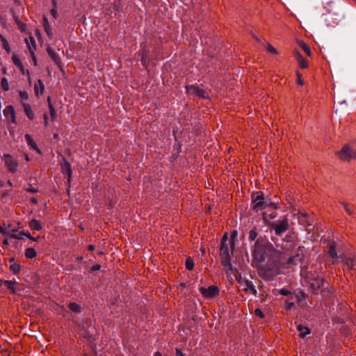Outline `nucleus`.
I'll list each match as a JSON object with an SVG mask.
<instances>
[{"mask_svg":"<svg viewBox=\"0 0 356 356\" xmlns=\"http://www.w3.org/2000/svg\"><path fill=\"white\" fill-rule=\"evenodd\" d=\"M26 42L29 49L31 54H33L34 51L36 49V44L33 37L30 36L29 38L26 39Z\"/></svg>","mask_w":356,"mask_h":356,"instance_id":"18","label":"nucleus"},{"mask_svg":"<svg viewBox=\"0 0 356 356\" xmlns=\"http://www.w3.org/2000/svg\"><path fill=\"white\" fill-rule=\"evenodd\" d=\"M0 40L2 43L3 48L5 49V50L8 53H10V45H9L7 40L2 35H0Z\"/></svg>","mask_w":356,"mask_h":356,"instance_id":"29","label":"nucleus"},{"mask_svg":"<svg viewBox=\"0 0 356 356\" xmlns=\"http://www.w3.org/2000/svg\"><path fill=\"white\" fill-rule=\"evenodd\" d=\"M252 208L255 211L263 210L267 207H272L277 209L278 207L275 202L266 198L262 192L258 191L251 195Z\"/></svg>","mask_w":356,"mask_h":356,"instance_id":"1","label":"nucleus"},{"mask_svg":"<svg viewBox=\"0 0 356 356\" xmlns=\"http://www.w3.org/2000/svg\"><path fill=\"white\" fill-rule=\"evenodd\" d=\"M22 106L24 110V113L27 118L30 120H33L35 118V114L32 111L31 106L26 103H23Z\"/></svg>","mask_w":356,"mask_h":356,"instance_id":"17","label":"nucleus"},{"mask_svg":"<svg viewBox=\"0 0 356 356\" xmlns=\"http://www.w3.org/2000/svg\"><path fill=\"white\" fill-rule=\"evenodd\" d=\"M227 243H229L228 239H227V234H225L221 240V244H227Z\"/></svg>","mask_w":356,"mask_h":356,"instance_id":"47","label":"nucleus"},{"mask_svg":"<svg viewBox=\"0 0 356 356\" xmlns=\"http://www.w3.org/2000/svg\"><path fill=\"white\" fill-rule=\"evenodd\" d=\"M154 356H162V355L159 352H156Z\"/></svg>","mask_w":356,"mask_h":356,"instance_id":"64","label":"nucleus"},{"mask_svg":"<svg viewBox=\"0 0 356 356\" xmlns=\"http://www.w3.org/2000/svg\"><path fill=\"white\" fill-rule=\"evenodd\" d=\"M342 205L343 206L349 216H353V207H350L347 203L346 202H341Z\"/></svg>","mask_w":356,"mask_h":356,"instance_id":"38","label":"nucleus"},{"mask_svg":"<svg viewBox=\"0 0 356 356\" xmlns=\"http://www.w3.org/2000/svg\"><path fill=\"white\" fill-rule=\"evenodd\" d=\"M325 8L327 9L329 13H332L334 15H339V13L334 10L337 9V7L332 2L327 3V7Z\"/></svg>","mask_w":356,"mask_h":356,"instance_id":"24","label":"nucleus"},{"mask_svg":"<svg viewBox=\"0 0 356 356\" xmlns=\"http://www.w3.org/2000/svg\"><path fill=\"white\" fill-rule=\"evenodd\" d=\"M47 101H48V104H49V113H50V116H51V118L52 120H54L56 118V111L51 103V98L50 97H48L47 98Z\"/></svg>","mask_w":356,"mask_h":356,"instance_id":"26","label":"nucleus"},{"mask_svg":"<svg viewBox=\"0 0 356 356\" xmlns=\"http://www.w3.org/2000/svg\"><path fill=\"white\" fill-rule=\"evenodd\" d=\"M328 254L332 258V259H337L338 258V255H337V251L335 250V245H334V243H332L330 245V249H329V251H328Z\"/></svg>","mask_w":356,"mask_h":356,"instance_id":"28","label":"nucleus"},{"mask_svg":"<svg viewBox=\"0 0 356 356\" xmlns=\"http://www.w3.org/2000/svg\"><path fill=\"white\" fill-rule=\"evenodd\" d=\"M299 45L308 56H312V51L309 47L304 42H300Z\"/></svg>","mask_w":356,"mask_h":356,"instance_id":"32","label":"nucleus"},{"mask_svg":"<svg viewBox=\"0 0 356 356\" xmlns=\"http://www.w3.org/2000/svg\"><path fill=\"white\" fill-rule=\"evenodd\" d=\"M307 297L308 295L301 289L295 291V298L298 304H300Z\"/></svg>","mask_w":356,"mask_h":356,"instance_id":"15","label":"nucleus"},{"mask_svg":"<svg viewBox=\"0 0 356 356\" xmlns=\"http://www.w3.org/2000/svg\"><path fill=\"white\" fill-rule=\"evenodd\" d=\"M244 283H245V286L252 293V294H254L256 296L257 294V291L253 283L248 280H245L244 281Z\"/></svg>","mask_w":356,"mask_h":356,"instance_id":"22","label":"nucleus"},{"mask_svg":"<svg viewBox=\"0 0 356 356\" xmlns=\"http://www.w3.org/2000/svg\"><path fill=\"white\" fill-rule=\"evenodd\" d=\"M43 26H44V29L45 32L47 33V34L49 36H51L52 35V33H51V29H50V26H49V24L48 23L47 19L45 18V17L44 18Z\"/></svg>","mask_w":356,"mask_h":356,"instance_id":"35","label":"nucleus"},{"mask_svg":"<svg viewBox=\"0 0 356 356\" xmlns=\"http://www.w3.org/2000/svg\"><path fill=\"white\" fill-rule=\"evenodd\" d=\"M186 268L189 270H193L194 268V262L191 257H188L186 260Z\"/></svg>","mask_w":356,"mask_h":356,"instance_id":"36","label":"nucleus"},{"mask_svg":"<svg viewBox=\"0 0 356 356\" xmlns=\"http://www.w3.org/2000/svg\"><path fill=\"white\" fill-rule=\"evenodd\" d=\"M3 115L6 120L10 121L13 124H16L15 111L13 106H7L3 110Z\"/></svg>","mask_w":356,"mask_h":356,"instance_id":"11","label":"nucleus"},{"mask_svg":"<svg viewBox=\"0 0 356 356\" xmlns=\"http://www.w3.org/2000/svg\"><path fill=\"white\" fill-rule=\"evenodd\" d=\"M342 262L345 264V265L349 269H353L355 266L356 265L355 260L353 258H347L346 257H341Z\"/></svg>","mask_w":356,"mask_h":356,"instance_id":"20","label":"nucleus"},{"mask_svg":"<svg viewBox=\"0 0 356 356\" xmlns=\"http://www.w3.org/2000/svg\"><path fill=\"white\" fill-rule=\"evenodd\" d=\"M19 97L22 101H26L29 99V95L26 91H19Z\"/></svg>","mask_w":356,"mask_h":356,"instance_id":"42","label":"nucleus"},{"mask_svg":"<svg viewBox=\"0 0 356 356\" xmlns=\"http://www.w3.org/2000/svg\"><path fill=\"white\" fill-rule=\"evenodd\" d=\"M297 330L299 332V337L305 339L307 335L311 333V330L308 327L304 326L301 324L297 325Z\"/></svg>","mask_w":356,"mask_h":356,"instance_id":"12","label":"nucleus"},{"mask_svg":"<svg viewBox=\"0 0 356 356\" xmlns=\"http://www.w3.org/2000/svg\"><path fill=\"white\" fill-rule=\"evenodd\" d=\"M297 241V235L294 232H289L282 239V241L286 242V244L283 245L282 248L285 251H289L296 246Z\"/></svg>","mask_w":356,"mask_h":356,"instance_id":"5","label":"nucleus"},{"mask_svg":"<svg viewBox=\"0 0 356 356\" xmlns=\"http://www.w3.org/2000/svg\"><path fill=\"white\" fill-rule=\"evenodd\" d=\"M24 137L29 146L31 149L36 150L38 153L40 154V150L38 149L36 143L34 142L32 137L29 134H26Z\"/></svg>","mask_w":356,"mask_h":356,"instance_id":"16","label":"nucleus"},{"mask_svg":"<svg viewBox=\"0 0 356 356\" xmlns=\"http://www.w3.org/2000/svg\"><path fill=\"white\" fill-rule=\"evenodd\" d=\"M325 280L322 277H315L312 279L309 282V289L312 291L314 294H318V291H321V293L323 296H325V293H329V291L326 290L325 288Z\"/></svg>","mask_w":356,"mask_h":356,"instance_id":"3","label":"nucleus"},{"mask_svg":"<svg viewBox=\"0 0 356 356\" xmlns=\"http://www.w3.org/2000/svg\"><path fill=\"white\" fill-rule=\"evenodd\" d=\"M44 90V86L43 82L38 79L34 85V92L36 96H39L40 95H42L43 92Z\"/></svg>","mask_w":356,"mask_h":356,"instance_id":"13","label":"nucleus"},{"mask_svg":"<svg viewBox=\"0 0 356 356\" xmlns=\"http://www.w3.org/2000/svg\"><path fill=\"white\" fill-rule=\"evenodd\" d=\"M222 257V264L225 267H227L229 270H231L233 273L237 271L236 268H234L231 264V257Z\"/></svg>","mask_w":356,"mask_h":356,"instance_id":"14","label":"nucleus"},{"mask_svg":"<svg viewBox=\"0 0 356 356\" xmlns=\"http://www.w3.org/2000/svg\"><path fill=\"white\" fill-rule=\"evenodd\" d=\"M303 250H304V247L303 246H299L298 248V250H297V252H296V254L294 255L296 259H298V261L301 263H302L303 261V259H304V254H303Z\"/></svg>","mask_w":356,"mask_h":356,"instance_id":"23","label":"nucleus"},{"mask_svg":"<svg viewBox=\"0 0 356 356\" xmlns=\"http://www.w3.org/2000/svg\"><path fill=\"white\" fill-rule=\"evenodd\" d=\"M288 296H289V297H288V298H287V300H289V301H291V302H293L292 300H293L294 298H295V293H294V294H292V293H291V294H289Z\"/></svg>","mask_w":356,"mask_h":356,"instance_id":"57","label":"nucleus"},{"mask_svg":"<svg viewBox=\"0 0 356 356\" xmlns=\"http://www.w3.org/2000/svg\"><path fill=\"white\" fill-rule=\"evenodd\" d=\"M236 236H237V232L236 231H234L232 233V238L236 237Z\"/></svg>","mask_w":356,"mask_h":356,"instance_id":"62","label":"nucleus"},{"mask_svg":"<svg viewBox=\"0 0 356 356\" xmlns=\"http://www.w3.org/2000/svg\"><path fill=\"white\" fill-rule=\"evenodd\" d=\"M175 356H185V355L180 349L176 348V355Z\"/></svg>","mask_w":356,"mask_h":356,"instance_id":"49","label":"nucleus"},{"mask_svg":"<svg viewBox=\"0 0 356 356\" xmlns=\"http://www.w3.org/2000/svg\"><path fill=\"white\" fill-rule=\"evenodd\" d=\"M291 292H290L289 290H287L285 288H282L278 290V294L282 295V296H288L289 294H291Z\"/></svg>","mask_w":356,"mask_h":356,"instance_id":"43","label":"nucleus"},{"mask_svg":"<svg viewBox=\"0 0 356 356\" xmlns=\"http://www.w3.org/2000/svg\"><path fill=\"white\" fill-rule=\"evenodd\" d=\"M254 314L255 316H259L261 318H264L265 317L264 314L260 309H256L254 310Z\"/></svg>","mask_w":356,"mask_h":356,"instance_id":"45","label":"nucleus"},{"mask_svg":"<svg viewBox=\"0 0 356 356\" xmlns=\"http://www.w3.org/2000/svg\"><path fill=\"white\" fill-rule=\"evenodd\" d=\"M25 256L27 258L32 259L36 256V252L33 248H29L25 251Z\"/></svg>","mask_w":356,"mask_h":356,"instance_id":"30","label":"nucleus"},{"mask_svg":"<svg viewBox=\"0 0 356 356\" xmlns=\"http://www.w3.org/2000/svg\"><path fill=\"white\" fill-rule=\"evenodd\" d=\"M186 92L189 95H194L202 98H207L206 91L198 88L197 86L191 85L186 87Z\"/></svg>","mask_w":356,"mask_h":356,"instance_id":"9","label":"nucleus"},{"mask_svg":"<svg viewBox=\"0 0 356 356\" xmlns=\"http://www.w3.org/2000/svg\"><path fill=\"white\" fill-rule=\"evenodd\" d=\"M44 124L45 127L48 126V116L47 114H44Z\"/></svg>","mask_w":356,"mask_h":356,"instance_id":"55","label":"nucleus"},{"mask_svg":"<svg viewBox=\"0 0 356 356\" xmlns=\"http://www.w3.org/2000/svg\"><path fill=\"white\" fill-rule=\"evenodd\" d=\"M200 291L202 295L207 299H211L219 294V289L217 286L212 285L209 288L200 287Z\"/></svg>","mask_w":356,"mask_h":356,"instance_id":"8","label":"nucleus"},{"mask_svg":"<svg viewBox=\"0 0 356 356\" xmlns=\"http://www.w3.org/2000/svg\"><path fill=\"white\" fill-rule=\"evenodd\" d=\"M1 86L5 91H8L9 90V84L7 79L3 78L1 79Z\"/></svg>","mask_w":356,"mask_h":356,"instance_id":"40","label":"nucleus"},{"mask_svg":"<svg viewBox=\"0 0 356 356\" xmlns=\"http://www.w3.org/2000/svg\"><path fill=\"white\" fill-rule=\"evenodd\" d=\"M12 59H13V63L16 66H17L19 68H23L22 63L21 62V60H19V58L18 57H17L15 55H13Z\"/></svg>","mask_w":356,"mask_h":356,"instance_id":"39","label":"nucleus"},{"mask_svg":"<svg viewBox=\"0 0 356 356\" xmlns=\"http://www.w3.org/2000/svg\"><path fill=\"white\" fill-rule=\"evenodd\" d=\"M262 218L264 221V222L267 225V222H270L268 218H267V213L266 212H264L263 213V215H262Z\"/></svg>","mask_w":356,"mask_h":356,"instance_id":"53","label":"nucleus"},{"mask_svg":"<svg viewBox=\"0 0 356 356\" xmlns=\"http://www.w3.org/2000/svg\"><path fill=\"white\" fill-rule=\"evenodd\" d=\"M49 54L51 56V58L54 60L55 63L57 64L58 67L63 71V69L60 66V62L59 58L56 56V54L50 49L48 50Z\"/></svg>","mask_w":356,"mask_h":356,"instance_id":"33","label":"nucleus"},{"mask_svg":"<svg viewBox=\"0 0 356 356\" xmlns=\"http://www.w3.org/2000/svg\"><path fill=\"white\" fill-rule=\"evenodd\" d=\"M2 159L8 171L14 173L17 170L18 161L9 154H3Z\"/></svg>","mask_w":356,"mask_h":356,"instance_id":"6","label":"nucleus"},{"mask_svg":"<svg viewBox=\"0 0 356 356\" xmlns=\"http://www.w3.org/2000/svg\"><path fill=\"white\" fill-rule=\"evenodd\" d=\"M268 252H272L274 250L273 245L268 241L264 242L261 237L258 238L254 243L255 249L260 250L261 248Z\"/></svg>","mask_w":356,"mask_h":356,"instance_id":"10","label":"nucleus"},{"mask_svg":"<svg viewBox=\"0 0 356 356\" xmlns=\"http://www.w3.org/2000/svg\"><path fill=\"white\" fill-rule=\"evenodd\" d=\"M67 172H68V186H69L70 185V182L71 174H72V170H71L70 166L69 164H68Z\"/></svg>","mask_w":356,"mask_h":356,"instance_id":"51","label":"nucleus"},{"mask_svg":"<svg viewBox=\"0 0 356 356\" xmlns=\"http://www.w3.org/2000/svg\"><path fill=\"white\" fill-rule=\"evenodd\" d=\"M51 13L52 15V16L56 19L58 17V13H57V11L55 8H53L51 10Z\"/></svg>","mask_w":356,"mask_h":356,"instance_id":"52","label":"nucleus"},{"mask_svg":"<svg viewBox=\"0 0 356 356\" xmlns=\"http://www.w3.org/2000/svg\"><path fill=\"white\" fill-rule=\"evenodd\" d=\"M297 261H299L298 259L295 257V256L290 257L287 261L289 264H296Z\"/></svg>","mask_w":356,"mask_h":356,"instance_id":"46","label":"nucleus"},{"mask_svg":"<svg viewBox=\"0 0 356 356\" xmlns=\"http://www.w3.org/2000/svg\"><path fill=\"white\" fill-rule=\"evenodd\" d=\"M230 246H231L232 249L233 250L234 248V242L233 241H230Z\"/></svg>","mask_w":356,"mask_h":356,"instance_id":"63","label":"nucleus"},{"mask_svg":"<svg viewBox=\"0 0 356 356\" xmlns=\"http://www.w3.org/2000/svg\"><path fill=\"white\" fill-rule=\"evenodd\" d=\"M337 154L339 158L343 161H349L356 158V149L350 147L348 145H344Z\"/></svg>","mask_w":356,"mask_h":356,"instance_id":"4","label":"nucleus"},{"mask_svg":"<svg viewBox=\"0 0 356 356\" xmlns=\"http://www.w3.org/2000/svg\"><path fill=\"white\" fill-rule=\"evenodd\" d=\"M29 227L32 229H34V230H40L42 227H41V225L40 223V222L37 220H32L30 222H29Z\"/></svg>","mask_w":356,"mask_h":356,"instance_id":"25","label":"nucleus"},{"mask_svg":"<svg viewBox=\"0 0 356 356\" xmlns=\"http://www.w3.org/2000/svg\"><path fill=\"white\" fill-rule=\"evenodd\" d=\"M19 235L20 236H26L29 238H32V236H31V234L29 233H25L24 232H21L19 233Z\"/></svg>","mask_w":356,"mask_h":356,"instance_id":"56","label":"nucleus"},{"mask_svg":"<svg viewBox=\"0 0 356 356\" xmlns=\"http://www.w3.org/2000/svg\"><path fill=\"white\" fill-rule=\"evenodd\" d=\"M220 256L227 257L230 256L229 251V243L220 245Z\"/></svg>","mask_w":356,"mask_h":356,"instance_id":"21","label":"nucleus"},{"mask_svg":"<svg viewBox=\"0 0 356 356\" xmlns=\"http://www.w3.org/2000/svg\"><path fill=\"white\" fill-rule=\"evenodd\" d=\"M27 191H29V192H31V193H35L37 191V190L33 187V186H30L27 188Z\"/></svg>","mask_w":356,"mask_h":356,"instance_id":"58","label":"nucleus"},{"mask_svg":"<svg viewBox=\"0 0 356 356\" xmlns=\"http://www.w3.org/2000/svg\"><path fill=\"white\" fill-rule=\"evenodd\" d=\"M266 49H267L268 51H269V52H270V53H271V54H277V53H278V52H277V49H276L275 47H273L270 44H269V43L267 44V47H266Z\"/></svg>","mask_w":356,"mask_h":356,"instance_id":"44","label":"nucleus"},{"mask_svg":"<svg viewBox=\"0 0 356 356\" xmlns=\"http://www.w3.org/2000/svg\"><path fill=\"white\" fill-rule=\"evenodd\" d=\"M32 56V59H33V61L34 63V65H37V60H36V57L35 56V54H31Z\"/></svg>","mask_w":356,"mask_h":356,"instance_id":"61","label":"nucleus"},{"mask_svg":"<svg viewBox=\"0 0 356 356\" xmlns=\"http://www.w3.org/2000/svg\"><path fill=\"white\" fill-rule=\"evenodd\" d=\"M257 236H258V233L257 232V231L254 229H253L249 232L248 238L250 241H253L256 240Z\"/></svg>","mask_w":356,"mask_h":356,"instance_id":"37","label":"nucleus"},{"mask_svg":"<svg viewBox=\"0 0 356 356\" xmlns=\"http://www.w3.org/2000/svg\"><path fill=\"white\" fill-rule=\"evenodd\" d=\"M18 27L19 29L22 31H25V27H26V25L24 24H23L22 22H20V23H18Z\"/></svg>","mask_w":356,"mask_h":356,"instance_id":"50","label":"nucleus"},{"mask_svg":"<svg viewBox=\"0 0 356 356\" xmlns=\"http://www.w3.org/2000/svg\"><path fill=\"white\" fill-rule=\"evenodd\" d=\"M10 237L13 238H15V239H20L21 238V236L19 235H17V234H11L10 235Z\"/></svg>","mask_w":356,"mask_h":356,"instance_id":"59","label":"nucleus"},{"mask_svg":"<svg viewBox=\"0 0 356 356\" xmlns=\"http://www.w3.org/2000/svg\"><path fill=\"white\" fill-rule=\"evenodd\" d=\"M295 307V303L291 301L286 300L285 302V308L286 310H291V309Z\"/></svg>","mask_w":356,"mask_h":356,"instance_id":"41","label":"nucleus"},{"mask_svg":"<svg viewBox=\"0 0 356 356\" xmlns=\"http://www.w3.org/2000/svg\"><path fill=\"white\" fill-rule=\"evenodd\" d=\"M295 56L299 63V65L301 68L305 69L307 67V63L306 60L303 58V56L300 54L299 51H295Z\"/></svg>","mask_w":356,"mask_h":356,"instance_id":"19","label":"nucleus"},{"mask_svg":"<svg viewBox=\"0 0 356 356\" xmlns=\"http://www.w3.org/2000/svg\"><path fill=\"white\" fill-rule=\"evenodd\" d=\"M15 284V282L12 280H6L3 282V285L6 286L8 289H10L13 293L15 291L14 286Z\"/></svg>","mask_w":356,"mask_h":356,"instance_id":"34","label":"nucleus"},{"mask_svg":"<svg viewBox=\"0 0 356 356\" xmlns=\"http://www.w3.org/2000/svg\"><path fill=\"white\" fill-rule=\"evenodd\" d=\"M101 268V266L100 265H98V264H96V265H94L91 270L92 271H97V270H99V269Z\"/></svg>","mask_w":356,"mask_h":356,"instance_id":"54","label":"nucleus"},{"mask_svg":"<svg viewBox=\"0 0 356 356\" xmlns=\"http://www.w3.org/2000/svg\"><path fill=\"white\" fill-rule=\"evenodd\" d=\"M68 308L75 313H79L81 310V306L75 302L70 303L68 305Z\"/></svg>","mask_w":356,"mask_h":356,"instance_id":"27","label":"nucleus"},{"mask_svg":"<svg viewBox=\"0 0 356 356\" xmlns=\"http://www.w3.org/2000/svg\"><path fill=\"white\" fill-rule=\"evenodd\" d=\"M298 223L300 225H302L305 227V229L307 232V233H311L313 232L312 229L309 228V227L313 225L314 223V218L311 216H309L307 213H300L298 218Z\"/></svg>","mask_w":356,"mask_h":356,"instance_id":"7","label":"nucleus"},{"mask_svg":"<svg viewBox=\"0 0 356 356\" xmlns=\"http://www.w3.org/2000/svg\"><path fill=\"white\" fill-rule=\"evenodd\" d=\"M0 233H1L3 235H8V232L6 229L3 228L1 225H0Z\"/></svg>","mask_w":356,"mask_h":356,"instance_id":"48","label":"nucleus"},{"mask_svg":"<svg viewBox=\"0 0 356 356\" xmlns=\"http://www.w3.org/2000/svg\"><path fill=\"white\" fill-rule=\"evenodd\" d=\"M276 216H277V215L275 213H272L268 215V217L270 219H274L276 218Z\"/></svg>","mask_w":356,"mask_h":356,"instance_id":"60","label":"nucleus"},{"mask_svg":"<svg viewBox=\"0 0 356 356\" xmlns=\"http://www.w3.org/2000/svg\"><path fill=\"white\" fill-rule=\"evenodd\" d=\"M267 226L275 231L277 236H282L289 228V220L286 218L274 222H268Z\"/></svg>","mask_w":356,"mask_h":356,"instance_id":"2","label":"nucleus"},{"mask_svg":"<svg viewBox=\"0 0 356 356\" xmlns=\"http://www.w3.org/2000/svg\"><path fill=\"white\" fill-rule=\"evenodd\" d=\"M10 263H12V264H11V265H10V269H11V270H12V271L13 272V273H15V274L18 273L19 272V270H20V266H19V264H16V263H15V262H14V259H10Z\"/></svg>","mask_w":356,"mask_h":356,"instance_id":"31","label":"nucleus"}]
</instances>
